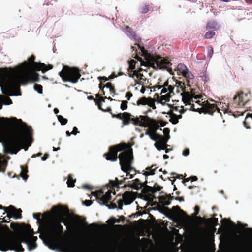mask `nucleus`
Here are the masks:
<instances>
[{
  "label": "nucleus",
  "mask_w": 252,
  "mask_h": 252,
  "mask_svg": "<svg viewBox=\"0 0 252 252\" xmlns=\"http://www.w3.org/2000/svg\"><path fill=\"white\" fill-rule=\"evenodd\" d=\"M167 90L169 91L168 94H170L171 93H173V94H174V93L173 92V90H174L173 86H172L171 85L169 86L167 88Z\"/></svg>",
  "instance_id": "59"
},
{
  "label": "nucleus",
  "mask_w": 252,
  "mask_h": 252,
  "mask_svg": "<svg viewBox=\"0 0 252 252\" xmlns=\"http://www.w3.org/2000/svg\"><path fill=\"white\" fill-rule=\"evenodd\" d=\"M136 63V61L134 60H131L130 61L129 63V68L128 69V71L129 70H133L135 68Z\"/></svg>",
  "instance_id": "45"
},
{
  "label": "nucleus",
  "mask_w": 252,
  "mask_h": 252,
  "mask_svg": "<svg viewBox=\"0 0 252 252\" xmlns=\"http://www.w3.org/2000/svg\"><path fill=\"white\" fill-rule=\"evenodd\" d=\"M127 186L133 188L136 190H139L141 188H142V187L143 186V185H142L140 180L136 178L133 181V183L132 184L128 185L125 184L123 187H126Z\"/></svg>",
  "instance_id": "19"
},
{
  "label": "nucleus",
  "mask_w": 252,
  "mask_h": 252,
  "mask_svg": "<svg viewBox=\"0 0 252 252\" xmlns=\"http://www.w3.org/2000/svg\"><path fill=\"white\" fill-rule=\"evenodd\" d=\"M149 100V98H146L145 97H142V98L138 99L137 101V105H145L147 104L148 101Z\"/></svg>",
  "instance_id": "32"
},
{
  "label": "nucleus",
  "mask_w": 252,
  "mask_h": 252,
  "mask_svg": "<svg viewBox=\"0 0 252 252\" xmlns=\"http://www.w3.org/2000/svg\"><path fill=\"white\" fill-rule=\"evenodd\" d=\"M172 210L174 212L181 211L182 212H184L183 210H181L180 207L179 206H173L172 208Z\"/></svg>",
  "instance_id": "51"
},
{
  "label": "nucleus",
  "mask_w": 252,
  "mask_h": 252,
  "mask_svg": "<svg viewBox=\"0 0 252 252\" xmlns=\"http://www.w3.org/2000/svg\"><path fill=\"white\" fill-rule=\"evenodd\" d=\"M199 210H200L199 207L198 206H195V207H194L195 212H194V214L195 216H196V215H197L199 214Z\"/></svg>",
  "instance_id": "61"
},
{
  "label": "nucleus",
  "mask_w": 252,
  "mask_h": 252,
  "mask_svg": "<svg viewBox=\"0 0 252 252\" xmlns=\"http://www.w3.org/2000/svg\"><path fill=\"white\" fill-rule=\"evenodd\" d=\"M152 9V4H143L140 7L139 11L142 14H146Z\"/></svg>",
  "instance_id": "23"
},
{
  "label": "nucleus",
  "mask_w": 252,
  "mask_h": 252,
  "mask_svg": "<svg viewBox=\"0 0 252 252\" xmlns=\"http://www.w3.org/2000/svg\"><path fill=\"white\" fill-rule=\"evenodd\" d=\"M145 134L148 135L150 138L153 141H157L156 137H160V135L158 133H154L150 128L146 130Z\"/></svg>",
  "instance_id": "24"
},
{
  "label": "nucleus",
  "mask_w": 252,
  "mask_h": 252,
  "mask_svg": "<svg viewBox=\"0 0 252 252\" xmlns=\"http://www.w3.org/2000/svg\"><path fill=\"white\" fill-rule=\"evenodd\" d=\"M248 101V95L244 92L238 93L233 98L234 107L243 106Z\"/></svg>",
  "instance_id": "12"
},
{
  "label": "nucleus",
  "mask_w": 252,
  "mask_h": 252,
  "mask_svg": "<svg viewBox=\"0 0 252 252\" xmlns=\"http://www.w3.org/2000/svg\"><path fill=\"white\" fill-rule=\"evenodd\" d=\"M176 117L177 115L176 114L174 113H171L169 121L174 125L177 124L179 122V121L177 120Z\"/></svg>",
  "instance_id": "38"
},
{
  "label": "nucleus",
  "mask_w": 252,
  "mask_h": 252,
  "mask_svg": "<svg viewBox=\"0 0 252 252\" xmlns=\"http://www.w3.org/2000/svg\"><path fill=\"white\" fill-rule=\"evenodd\" d=\"M178 71L183 75L188 70L185 65L182 63H180L177 66Z\"/></svg>",
  "instance_id": "27"
},
{
  "label": "nucleus",
  "mask_w": 252,
  "mask_h": 252,
  "mask_svg": "<svg viewBox=\"0 0 252 252\" xmlns=\"http://www.w3.org/2000/svg\"><path fill=\"white\" fill-rule=\"evenodd\" d=\"M37 247V244L36 242L34 241H32L31 240L29 241V243L28 244V248L29 250L31 251L33 249H35Z\"/></svg>",
  "instance_id": "39"
},
{
  "label": "nucleus",
  "mask_w": 252,
  "mask_h": 252,
  "mask_svg": "<svg viewBox=\"0 0 252 252\" xmlns=\"http://www.w3.org/2000/svg\"><path fill=\"white\" fill-rule=\"evenodd\" d=\"M105 86L106 88L109 89V91H110V92L111 94H115L116 90H115V87L111 83L108 82V83H106L105 85Z\"/></svg>",
  "instance_id": "36"
},
{
  "label": "nucleus",
  "mask_w": 252,
  "mask_h": 252,
  "mask_svg": "<svg viewBox=\"0 0 252 252\" xmlns=\"http://www.w3.org/2000/svg\"><path fill=\"white\" fill-rule=\"evenodd\" d=\"M131 171H128L127 172H126V177H127L128 178H129V179H131L133 177L134 175L136 174V171L135 170H134V173L133 174H130V172Z\"/></svg>",
  "instance_id": "53"
},
{
  "label": "nucleus",
  "mask_w": 252,
  "mask_h": 252,
  "mask_svg": "<svg viewBox=\"0 0 252 252\" xmlns=\"http://www.w3.org/2000/svg\"><path fill=\"white\" fill-rule=\"evenodd\" d=\"M21 172L20 173V176L23 180H26L28 178V176L27 174L28 172L27 168H24L23 166H21Z\"/></svg>",
  "instance_id": "30"
},
{
  "label": "nucleus",
  "mask_w": 252,
  "mask_h": 252,
  "mask_svg": "<svg viewBox=\"0 0 252 252\" xmlns=\"http://www.w3.org/2000/svg\"><path fill=\"white\" fill-rule=\"evenodd\" d=\"M149 107H151L153 109H155L156 107L155 104V101L151 97H149V100L147 104Z\"/></svg>",
  "instance_id": "43"
},
{
  "label": "nucleus",
  "mask_w": 252,
  "mask_h": 252,
  "mask_svg": "<svg viewBox=\"0 0 252 252\" xmlns=\"http://www.w3.org/2000/svg\"><path fill=\"white\" fill-rule=\"evenodd\" d=\"M59 74L63 82H70L72 83H76L81 77L78 69L68 66H64Z\"/></svg>",
  "instance_id": "6"
},
{
  "label": "nucleus",
  "mask_w": 252,
  "mask_h": 252,
  "mask_svg": "<svg viewBox=\"0 0 252 252\" xmlns=\"http://www.w3.org/2000/svg\"><path fill=\"white\" fill-rule=\"evenodd\" d=\"M98 79L100 82H102V81H103V82H106V81H107L109 80V78H108L106 77L105 76H102V77L100 76V77H98Z\"/></svg>",
  "instance_id": "55"
},
{
  "label": "nucleus",
  "mask_w": 252,
  "mask_h": 252,
  "mask_svg": "<svg viewBox=\"0 0 252 252\" xmlns=\"http://www.w3.org/2000/svg\"><path fill=\"white\" fill-rule=\"evenodd\" d=\"M189 154V149H185L183 152V155L184 156H187Z\"/></svg>",
  "instance_id": "63"
},
{
  "label": "nucleus",
  "mask_w": 252,
  "mask_h": 252,
  "mask_svg": "<svg viewBox=\"0 0 252 252\" xmlns=\"http://www.w3.org/2000/svg\"><path fill=\"white\" fill-rule=\"evenodd\" d=\"M107 98V97H102L101 98H100L99 100L96 99V105L98 106L99 109L104 111L105 109H104L101 107L102 103L105 102V99Z\"/></svg>",
  "instance_id": "31"
},
{
  "label": "nucleus",
  "mask_w": 252,
  "mask_h": 252,
  "mask_svg": "<svg viewBox=\"0 0 252 252\" xmlns=\"http://www.w3.org/2000/svg\"><path fill=\"white\" fill-rule=\"evenodd\" d=\"M42 216V214L40 213H34L33 214V217L37 219L38 221H40L41 220V217Z\"/></svg>",
  "instance_id": "50"
},
{
  "label": "nucleus",
  "mask_w": 252,
  "mask_h": 252,
  "mask_svg": "<svg viewBox=\"0 0 252 252\" xmlns=\"http://www.w3.org/2000/svg\"><path fill=\"white\" fill-rule=\"evenodd\" d=\"M82 188L83 189H88L89 190H92L93 189V188L91 186H90L88 184L83 185Z\"/></svg>",
  "instance_id": "57"
},
{
  "label": "nucleus",
  "mask_w": 252,
  "mask_h": 252,
  "mask_svg": "<svg viewBox=\"0 0 252 252\" xmlns=\"http://www.w3.org/2000/svg\"><path fill=\"white\" fill-rule=\"evenodd\" d=\"M171 95L169 94H166L165 95H162L161 96L160 102L162 104L165 103L167 101H169Z\"/></svg>",
  "instance_id": "35"
},
{
  "label": "nucleus",
  "mask_w": 252,
  "mask_h": 252,
  "mask_svg": "<svg viewBox=\"0 0 252 252\" xmlns=\"http://www.w3.org/2000/svg\"><path fill=\"white\" fill-rule=\"evenodd\" d=\"M162 189V187L157 184H155L153 187L146 186L145 189L142 190V194L145 200H154L156 199L157 197L153 194L157 191H160Z\"/></svg>",
  "instance_id": "8"
},
{
  "label": "nucleus",
  "mask_w": 252,
  "mask_h": 252,
  "mask_svg": "<svg viewBox=\"0 0 252 252\" xmlns=\"http://www.w3.org/2000/svg\"><path fill=\"white\" fill-rule=\"evenodd\" d=\"M214 50L212 46H209L208 47V58H211L213 54Z\"/></svg>",
  "instance_id": "48"
},
{
  "label": "nucleus",
  "mask_w": 252,
  "mask_h": 252,
  "mask_svg": "<svg viewBox=\"0 0 252 252\" xmlns=\"http://www.w3.org/2000/svg\"><path fill=\"white\" fill-rule=\"evenodd\" d=\"M182 100L185 105H190V109L194 111L201 112L204 114H208L213 115L215 112L220 113V109L218 108L215 104H211L208 101L204 102L202 106L200 104V101L197 99L200 98L199 95H195L193 90L190 92H184L181 94Z\"/></svg>",
  "instance_id": "5"
},
{
  "label": "nucleus",
  "mask_w": 252,
  "mask_h": 252,
  "mask_svg": "<svg viewBox=\"0 0 252 252\" xmlns=\"http://www.w3.org/2000/svg\"><path fill=\"white\" fill-rule=\"evenodd\" d=\"M125 32L128 36L133 38L136 42H139L141 41V39L136 35L135 32L129 26L126 27Z\"/></svg>",
  "instance_id": "16"
},
{
  "label": "nucleus",
  "mask_w": 252,
  "mask_h": 252,
  "mask_svg": "<svg viewBox=\"0 0 252 252\" xmlns=\"http://www.w3.org/2000/svg\"><path fill=\"white\" fill-rule=\"evenodd\" d=\"M161 204L164 206H167L170 204V200L173 199V197L170 194L166 196H160L158 197Z\"/></svg>",
  "instance_id": "18"
},
{
  "label": "nucleus",
  "mask_w": 252,
  "mask_h": 252,
  "mask_svg": "<svg viewBox=\"0 0 252 252\" xmlns=\"http://www.w3.org/2000/svg\"><path fill=\"white\" fill-rule=\"evenodd\" d=\"M143 115H140L139 116L134 117L130 113L128 112H124V116L123 117L122 122L123 126H126L132 123L135 126H144L142 124V120H141V117H143Z\"/></svg>",
  "instance_id": "9"
},
{
  "label": "nucleus",
  "mask_w": 252,
  "mask_h": 252,
  "mask_svg": "<svg viewBox=\"0 0 252 252\" xmlns=\"http://www.w3.org/2000/svg\"><path fill=\"white\" fill-rule=\"evenodd\" d=\"M112 191L109 190L105 194H103V191L100 190L97 191L91 192V194L96 197L97 201L101 205H105L108 206V203L111 200V193Z\"/></svg>",
  "instance_id": "10"
},
{
  "label": "nucleus",
  "mask_w": 252,
  "mask_h": 252,
  "mask_svg": "<svg viewBox=\"0 0 252 252\" xmlns=\"http://www.w3.org/2000/svg\"><path fill=\"white\" fill-rule=\"evenodd\" d=\"M52 211L56 217L55 220L46 219L39 227L40 233L39 237L44 240L47 238L57 242V248L60 252H117L124 249H131L132 243L124 242L120 243L116 239H110L107 241L105 246L99 248L94 249L90 246L77 245L70 242H61L64 237L63 227L61 223L68 227L66 215L68 209L62 205L54 206Z\"/></svg>",
  "instance_id": "1"
},
{
  "label": "nucleus",
  "mask_w": 252,
  "mask_h": 252,
  "mask_svg": "<svg viewBox=\"0 0 252 252\" xmlns=\"http://www.w3.org/2000/svg\"><path fill=\"white\" fill-rule=\"evenodd\" d=\"M104 112H109L113 118H117L120 120H122L123 119V117L124 116V113H120L117 114H113L112 112L111 108L110 107H107L106 110H104Z\"/></svg>",
  "instance_id": "25"
},
{
  "label": "nucleus",
  "mask_w": 252,
  "mask_h": 252,
  "mask_svg": "<svg viewBox=\"0 0 252 252\" xmlns=\"http://www.w3.org/2000/svg\"><path fill=\"white\" fill-rule=\"evenodd\" d=\"M171 175H176V177H173L174 178V179H173V180L172 181V184H173V182L175 181L176 178H178V179H183L184 178L182 174L178 175V174H177L175 172L171 173Z\"/></svg>",
  "instance_id": "49"
},
{
  "label": "nucleus",
  "mask_w": 252,
  "mask_h": 252,
  "mask_svg": "<svg viewBox=\"0 0 252 252\" xmlns=\"http://www.w3.org/2000/svg\"><path fill=\"white\" fill-rule=\"evenodd\" d=\"M215 34V32L213 30H211L206 32L204 35V38L205 39H211Z\"/></svg>",
  "instance_id": "37"
},
{
  "label": "nucleus",
  "mask_w": 252,
  "mask_h": 252,
  "mask_svg": "<svg viewBox=\"0 0 252 252\" xmlns=\"http://www.w3.org/2000/svg\"><path fill=\"white\" fill-rule=\"evenodd\" d=\"M34 89L39 94L43 93V87L41 85L35 84L33 86Z\"/></svg>",
  "instance_id": "40"
},
{
  "label": "nucleus",
  "mask_w": 252,
  "mask_h": 252,
  "mask_svg": "<svg viewBox=\"0 0 252 252\" xmlns=\"http://www.w3.org/2000/svg\"><path fill=\"white\" fill-rule=\"evenodd\" d=\"M160 137H156L157 141H156V142L154 144L155 147L159 151L165 149L167 146V142L168 141V139H166V138H164V137L161 135H160Z\"/></svg>",
  "instance_id": "14"
},
{
  "label": "nucleus",
  "mask_w": 252,
  "mask_h": 252,
  "mask_svg": "<svg viewBox=\"0 0 252 252\" xmlns=\"http://www.w3.org/2000/svg\"><path fill=\"white\" fill-rule=\"evenodd\" d=\"M7 165V161L4 159H0V172H4L5 171Z\"/></svg>",
  "instance_id": "28"
},
{
  "label": "nucleus",
  "mask_w": 252,
  "mask_h": 252,
  "mask_svg": "<svg viewBox=\"0 0 252 252\" xmlns=\"http://www.w3.org/2000/svg\"><path fill=\"white\" fill-rule=\"evenodd\" d=\"M157 168L156 167V165H152L150 167L146 168V171L144 172L143 175L146 177L149 175H153L155 174V172Z\"/></svg>",
  "instance_id": "22"
},
{
  "label": "nucleus",
  "mask_w": 252,
  "mask_h": 252,
  "mask_svg": "<svg viewBox=\"0 0 252 252\" xmlns=\"http://www.w3.org/2000/svg\"><path fill=\"white\" fill-rule=\"evenodd\" d=\"M137 78L139 80V82H137V81H135L136 82V83L141 84H143L144 82L146 81V79L144 78V75L143 74L140 73H137Z\"/></svg>",
  "instance_id": "34"
},
{
  "label": "nucleus",
  "mask_w": 252,
  "mask_h": 252,
  "mask_svg": "<svg viewBox=\"0 0 252 252\" xmlns=\"http://www.w3.org/2000/svg\"><path fill=\"white\" fill-rule=\"evenodd\" d=\"M128 179L127 177L123 178L122 179L119 180L117 178H115V181H111L110 182L113 186L116 187L117 188H123L124 186H121L125 181Z\"/></svg>",
  "instance_id": "21"
},
{
  "label": "nucleus",
  "mask_w": 252,
  "mask_h": 252,
  "mask_svg": "<svg viewBox=\"0 0 252 252\" xmlns=\"http://www.w3.org/2000/svg\"><path fill=\"white\" fill-rule=\"evenodd\" d=\"M35 56L32 55L24 61L18 70H11L7 68H0V85L2 93L8 96L21 95L15 94V91L19 90L20 83L26 84L28 82H38L39 75L35 71L41 70L44 73L53 68L52 65L35 62Z\"/></svg>",
  "instance_id": "2"
},
{
  "label": "nucleus",
  "mask_w": 252,
  "mask_h": 252,
  "mask_svg": "<svg viewBox=\"0 0 252 252\" xmlns=\"http://www.w3.org/2000/svg\"><path fill=\"white\" fill-rule=\"evenodd\" d=\"M184 77L187 79V83L188 86H190L189 81V79H193L194 78L193 75L189 70H188L186 73L183 75Z\"/></svg>",
  "instance_id": "29"
},
{
  "label": "nucleus",
  "mask_w": 252,
  "mask_h": 252,
  "mask_svg": "<svg viewBox=\"0 0 252 252\" xmlns=\"http://www.w3.org/2000/svg\"><path fill=\"white\" fill-rule=\"evenodd\" d=\"M104 157L107 160L111 161H116L119 158L121 168L124 172L133 170L132 167L133 161L132 149L125 143L110 147L109 151L104 154Z\"/></svg>",
  "instance_id": "4"
},
{
  "label": "nucleus",
  "mask_w": 252,
  "mask_h": 252,
  "mask_svg": "<svg viewBox=\"0 0 252 252\" xmlns=\"http://www.w3.org/2000/svg\"><path fill=\"white\" fill-rule=\"evenodd\" d=\"M142 120V124L144 126H141L142 127H150L154 133H157V131L159 128V125L153 119L150 118L147 115L141 117Z\"/></svg>",
  "instance_id": "11"
},
{
  "label": "nucleus",
  "mask_w": 252,
  "mask_h": 252,
  "mask_svg": "<svg viewBox=\"0 0 252 252\" xmlns=\"http://www.w3.org/2000/svg\"><path fill=\"white\" fill-rule=\"evenodd\" d=\"M148 64L155 69H167L169 72L172 71L170 67L172 65L171 62L167 59L161 56L152 57L148 61Z\"/></svg>",
  "instance_id": "7"
},
{
  "label": "nucleus",
  "mask_w": 252,
  "mask_h": 252,
  "mask_svg": "<svg viewBox=\"0 0 252 252\" xmlns=\"http://www.w3.org/2000/svg\"><path fill=\"white\" fill-rule=\"evenodd\" d=\"M216 28V24L214 22H209L207 23L206 29L207 30H210L211 29H215Z\"/></svg>",
  "instance_id": "44"
},
{
  "label": "nucleus",
  "mask_w": 252,
  "mask_h": 252,
  "mask_svg": "<svg viewBox=\"0 0 252 252\" xmlns=\"http://www.w3.org/2000/svg\"><path fill=\"white\" fill-rule=\"evenodd\" d=\"M123 198L124 204L125 205L130 204L133 201V199L132 198L131 196V192L129 191H126L123 194Z\"/></svg>",
  "instance_id": "20"
},
{
  "label": "nucleus",
  "mask_w": 252,
  "mask_h": 252,
  "mask_svg": "<svg viewBox=\"0 0 252 252\" xmlns=\"http://www.w3.org/2000/svg\"><path fill=\"white\" fill-rule=\"evenodd\" d=\"M133 96V94L131 92H128L126 94V97L127 99V100H130V98Z\"/></svg>",
  "instance_id": "56"
},
{
  "label": "nucleus",
  "mask_w": 252,
  "mask_h": 252,
  "mask_svg": "<svg viewBox=\"0 0 252 252\" xmlns=\"http://www.w3.org/2000/svg\"><path fill=\"white\" fill-rule=\"evenodd\" d=\"M2 102L6 105H10L12 103L11 99L9 97L1 96Z\"/></svg>",
  "instance_id": "41"
},
{
  "label": "nucleus",
  "mask_w": 252,
  "mask_h": 252,
  "mask_svg": "<svg viewBox=\"0 0 252 252\" xmlns=\"http://www.w3.org/2000/svg\"><path fill=\"white\" fill-rule=\"evenodd\" d=\"M132 70H131V72H132ZM138 71L137 70H134L132 73H129V76L131 78H134V76H137Z\"/></svg>",
  "instance_id": "54"
},
{
  "label": "nucleus",
  "mask_w": 252,
  "mask_h": 252,
  "mask_svg": "<svg viewBox=\"0 0 252 252\" xmlns=\"http://www.w3.org/2000/svg\"><path fill=\"white\" fill-rule=\"evenodd\" d=\"M158 124L159 125V127L160 126L164 127L167 124V122H165V121H162V120H160L158 122Z\"/></svg>",
  "instance_id": "58"
},
{
  "label": "nucleus",
  "mask_w": 252,
  "mask_h": 252,
  "mask_svg": "<svg viewBox=\"0 0 252 252\" xmlns=\"http://www.w3.org/2000/svg\"><path fill=\"white\" fill-rule=\"evenodd\" d=\"M245 231L248 235H252V228H247L245 229Z\"/></svg>",
  "instance_id": "60"
},
{
  "label": "nucleus",
  "mask_w": 252,
  "mask_h": 252,
  "mask_svg": "<svg viewBox=\"0 0 252 252\" xmlns=\"http://www.w3.org/2000/svg\"><path fill=\"white\" fill-rule=\"evenodd\" d=\"M25 224L24 223L22 224L21 225H20L19 224L16 223L12 222L10 224V227L11 229L14 230H20V231H25L23 229V225Z\"/></svg>",
  "instance_id": "26"
},
{
  "label": "nucleus",
  "mask_w": 252,
  "mask_h": 252,
  "mask_svg": "<svg viewBox=\"0 0 252 252\" xmlns=\"http://www.w3.org/2000/svg\"><path fill=\"white\" fill-rule=\"evenodd\" d=\"M163 132L165 135L164 138H166V139L168 140L170 138V135H169L170 129L168 128H164L163 130Z\"/></svg>",
  "instance_id": "47"
},
{
  "label": "nucleus",
  "mask_w": 252,
  "mask_h": 252,
  "mask_svg": "<svg viewBox=\"0 0 252 252\" xmlns=\"http://www.w3.org/2000/svg\"><path fill=\"white\" fill-rule=\"evenodd\" d=\"M58 119L62 125H65L67 123V119L63 118L62 115L57 116Z\"/></svg>",
  "instance_id": "42"
},
{
  "label": "nucleus",
  "mask_w": 252,
  "mask_h": 252,
  "mask_svg": "<svg viewBox=\"0 0 252 252\" xmlns=\"http://www.w3.org/2000/svg\"><path fill=\"white\" fill-rule=\"evenodd\" d=\"M148 202L150 203V205L153 206H158L159 204L157 201H153V200H147Z\"/></svg>",
  "instance_id": "62"
},
{
  "label": "nucleus",
  "mask_w": 252,
  "mask_h": 252,
  "mask_svg": "<svg viewBox=\"0 0 252 252\" xmlns=\"http://www.w3.org/2000/svg\"><path fill=\"white\" fill-rule=\"evenodd\" d=\"M13 125L15 128L2 143L5 154H16L21 149L27 151L32 142V130L31 127L16 117H2L0 120V139L2 138L5 127Z\"/></svg>",
  "instance_id": "3"
},
{
  "label": "nucleus",
  "mask_w": 252,
  "mask_h": 252,
  "mask_svg": "<svg viewBox=\"0 0 252 252\" xmlns=\"http://www.w3.org/2000/svg\"><path fill=\"white\" fill-rule=\"evenodd\" d=\"M8 210L7 216L9 218L13 217L15 219L22 218V210L16 209L14 206L10 205L6 208Z\"/></svg>",
  "instance_id": "13"
},
{
  "label": "nucleus",
  "mask_w": 252,
  "mask_h": 252,
  "mask_svg": "<svg viewBox=\"0 0 252 252\" xmlns=\"http://www.w3.org/2000/svg\"><path fill=\"white\" fill-rule=\"evenodd\" d=\"M22 228L25 232L29 233L31 241L36 242L37 237L33 235L34 234L33 230L31 228V226L29 224H23Z\"/></svg>",
  "instance_id": "15"
},
{
  "label": "nucleus",
  "mask_w": 252,
  "mask_h": 252,
  "mask_svg": "<svg viewBox=\"0 0 252 252\" xmlns=\"http://www.w3.org/2000/svg\"><path fill=\"white\" fill-rule=\"evenodd\" d=\"M204 223L206 225L216 229L215 227L218 225V219L215 217L206 219Z\"/></svg>",
  "instance_id": "17"
},
{
  "label": "nucleus",
  "mask_w": 252,
  "mask_h": 252,
  "mask_svg": "<svg viewBox=\"0 0 252 252\" xmlns=\"http://www.w3.org/2000/svg\"><path fill=\"white\" fill-rule=\"evenodd\" d=\"M76 180L73 179V177L71 175H69L68 176V180L67 181V186L69 187H73L74 186V183Z\"/></svg>",
  "instance_id": "33"
},
{
  "label": "nucleus",
  "mask_w": 252,
  "mask_h": 252,
  "mask_svg": "<svg viewBox=\"0 0 252 252\" xmlns=\"http://www.w3.org/2000/svg\"><path fill=\"white\" fill-rule=\"evenodd\" d=\"M93 202L91 200H86L83 202V204L86 206H89L92 204Z\"/></svg>",
  "instance_id": "52"
},
{
  "label": "nucleus",
  "mask_w": 252,
  "mask_h": 252,
  "mask_svg": "<svg viewBox=\"0 0 252 252\" xmlns=\"http://www.w3.org/2000/svg\"><path fill=\"white\" fill-rule=\"evenodd\" d=\"M128 102L126 100L122 101V103L120 106V108L122 110H125L127 108Z\"/></svg>",
  "instance_id": "46"
},
{
  "label": "nucleus",
  "mask_w": 252,
  "mask_h": 252,
  "mask_svg": "<svg viewBox=\"0 0 252 252\" xmlns=\"http://www.w3.org/2000/svg\"><path fill=\"white\" fill-rule=\"evenodd\" d=\"M79 132L78 131V129L76 127H74L73 128V130L71 132L72 134H73V135H76L78 133H79Z\"/></svg>",
  "instance_id": "64"
}]
</instances>
